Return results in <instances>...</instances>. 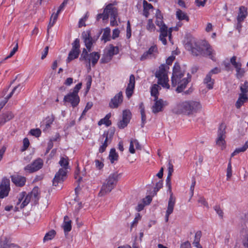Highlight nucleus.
<instances>
[{
    "label": "nucleus",
    "mask_w": 248,
    "mask_h": 248,
    "mask_svg": "<svg viewBox=\"0 0 248 248\" xmlns=\"http://www.w3.org/2000/svg\"><path fill=\"white\" fill-rule=\"evenodd\" d=\"M171 81L172 86H177L176 91L180 93L185 89L190 81V77L188 74L185 75V71L181 69L178 64L175 63L173 66Z\"/></svg>",
    "instance_id": "obj_1"
},
{
    "label": "nucleus",
    "mask_w": 248,
    "mask_h": 248,
    "mask_svg": "<svg viewBox=\"0 0 248 248\" xmlns=\"http://www.w3.org/2000/svg\"><path fill=\"white\" fill-rule=\"evenodd\" d=\"M119 174L117 172L110 174L103 183L98 196L102 197L110 192L115 186Z\"/></svg>",
    "instance_id": "obj_2"
},
{
    "label": "nucleus",
    "mask_w": 248,
    "mask_h": 248,
    "mask_svg": "<svg viewBox=\"0 0 248 248\" xmlns=\"http://www.w3.org/2000/svg\"><path fill=\"white\" fill-rule=\"evenodd\" d=\"M172 167V165L171 164H169L168 174L166 178V186L168 188V191L170 195L168 202V208L166 214V217H168L172 213L175 203V198L173 196V193L171 191L170 181V177L173 171Z\"/></svg>",
    "instance_id": "obj_3"
},
{
    "label": "nucleus",
    "mask_w": 248,
    "mask_h": 248,
    "mask_svg": "<svg viewBox=\"0 0 248 248\" xmlns=\"http://www.w3.org/2000/svg\"><path fill=\"white\" fill-rule=\"evenodd\" d=\"M168 69L169 67L167 66L165 64H162L159 66V69L155 73V77L158 79V83L167 89L170 88L167 75V70Z\"/></svg>",
    "instance_id": "obj_4"
},
{
    "label": "nucleus",
    "mask_w": 248,
    "mask_h": 248,
    "mask_svg": "<svg viewBox=\"0 0 248 248\" xmlns=\"http://www.w3.org/2000/svg\"><path fill=\"white\" fill-rule=\"evenodd\" d=\"M188 101L181 102L176 104L172 109V111L176 114H183L186 115H192Z\"/></svg>",
    "instance_id": "obj_5"
},
{
    "label": "nucleus",
    "mask_w": 248,
    "mask_h": 248,
    "mask_svg": "<svg viewBox=\"0 0 248 248\" xmlns=\"http://www.w3.org/2000/svg\"><path fill=\"white\" fill-rule=\"evenodd\" d=\"M226 126L224 124H221L219 126L217 138L216 142L217 145L219 146L221 150H223L226 147Z\"/></svg>",
    "instance_id": "obj_6"
},
{
    "label": "nucleus",
    "mask_w": 248,
    "mask_h": 248,
    "mask_svg": "<svg viewBox=\"0 0 248 248\" xmlns=\"http://www.w3.org/2000/svg\"><path fill=\"white\" fill-rule=\"evenodd\" d=\"M79 40L76 39L72 44V49L68 54L67 60L68 62L78 57L79 53Z\"/></svg>",
    "instance_id": "obj_7"
},
{
    "label": "nucleus",
    "mask_w": 248,
    "mask_h": 248,
    "mask_svg": "<svg viewBox=\"0 0 248 248\" xmlns=\"http://www.w3.org/2000/svg\"><path fill=\"white\" fill-rule=\"evenodd\" d=\"M43 165V161L38 158L34 160L32 163L27 165L24 170L28 173H32L41 169Z\"/></svg>",
    "instance_id": "obj_8"
},
{
    "label": "nucleus",
    "mask_w": 248,
    "mask_h": 248,
    "mask_svg": "<svg viewBox=\"0 0 248 248\" xmlns=\"http://www.w3.org/2000/svg\"><path fill=\"white\" fill-rule=\"evenodd\" d=\"M10 190V180L3 178L0 185V198L7 197Z\"/></svg>",
    "instance_id": "obj_9"
},
{
    "label": "nucleus",
    "mask_w": 248,
    "mask_h": 248,
    "mask_svg": "<svg viewBox=\"0 0 248 248\" xmlns=\"http://www.w3.org/2000/svg\"><path fill=\"white\" fill-rule=\"evenodd\" d=\"M67 171L64 169H59L56 173L53 180V186H58L59 184H62L66 177Z\"/></svg>",
    "instance_id": "obj_10"
},
{
    "label": "nucleus",
    "mask_w": 248,
    "mask_h": 248,
    "mask_svg": "<svg viewBox=\"0 0 248 248\" xmlns=\"http://www.w3.org/2000/svg\"><path fill=\"white\" fill-rule=\"evenodd\" d=\"M186 47L193 55L198 56L202 54V49L195 42H188L186 44Z\"/></svg>",
    "instance_id": "obj_11"
},
{
    "label": "nucleus",
    "mask_w": 248,
    "mask_h": 248,
    "mask_svg": "<svg viewBox=\"0 0 248 248\" xmlns=\"http://www.w3.org/2000/svg\"><path fill=\"white\" fill-rule=\"evenodd\" d=\"M114 134V130L113 129L109 130L107 132H105L103 135V138H105L104 142L101 145L99 148V152L103 153L105 151L106 147L108 146V142L111 141V138L113 136Z\"/></svg>",
    "instance_id": "obj_12"
},
{
    "label": "nucleus",
    "mask_w": 248,
    "mask_h": 248,
    "mask_svg": "<svg viewBox=\"0 0 248 248\" xmlns=\"http://www.w3.org/2000/svg\"><path fill=\"white\" fill-rule=\"evenodd\" d=\"M123 101V93L120 92L111 99L109 106L111 108H117L122 103Z\"/></svg>",
    "instance_id": "obj_13"
},
{
    "label": "nucleus",
    "mask_w": 248,
    "mask_h": 248,
    "mask_svg": "<svg viewBox=\"0 0 248 248\" xmlns=\"http://www.w3.org/2000/svg\"><path fill=\"white\" fill-rule=\"evenodd\" d=\"M154 101L155 103L151 108L153 113L156 114L162 111L164 107L166 105L165 102L161 99H154Z\"/></svg>",
    "instance_id": "obj_14"
},
{
    "label": "nucleus",
    "mask_w": 248,
    "mask_h": 248,
    "mask_svg": "<svg viewBox=\"0 0 248 248\" xmlns=\"http://www.w3.org/2000/svg\"><path fill=\"white\" fill-rule=\"evenodd\" d=\"M82 36L84 40L85 45L88 49V51H91L92 46L93 43V40L92 37L91 32L90 31H84L82 33Z\"/></svg>",
    "instance_id": "obj_15"
},
{
    "label": "nucleus",
    "mask_w": 248,
    "mask_h": 248,
    "mask_svg": "<svg viewBox=\"0 0 248 248\" xmlns=\"http://www.w3.org/2000/svg\"><path fill=\"white\" fill-rule=\"evenodd\" d=\"M69 203L71 204L72 210L73 211V216L78 215L80 208L81 206V202L77 198L71 199L70 200Z\"/></svg>",
    "instance_id": "obj_16"
},
{
    "label": "nucleus",
    "mask_w": 248,
    "mask_h": 248,
    "mask_svg": "<svg viewBox=\"0 0 248 248\" xmlns=\"http://www.w3.org/2000/svg\"><path fill=\"white\" fill-rule=\"evenodd\" d=\"M135 79L133 75H131L129 78V83L126 89V95L129 98H130L133 93L135 88Z\"/></svg>",
    "instance_id": "obj_17"
},
{
    "label": "nucleus",
    "mask_w": 248,
    "mask_h": 248,
    "mask_svg": "<svg viewBox=\"0 0 248 248\" xmlns=\"http://www.w3.org/2000/svg\"><path fill=\"white\" fill-rule=\"evenodd\" d=\"M192 115L200 112L202 109V105L199 101L189 100Z\"/></svg>",
    "instance_id": "obj_18"
},
{
    "label": "nucleus",
    "mask_w": 248,
    "mask_h": 248,
    "mask_svg": "<svg viewBox=\"0 0 248 248\" xmlns=\"http://www.w3.org/2000/svg\"><path fill=\"white\" fill-rule=\"evenodd\" d=\"M64 101L70 102L72 106L75 107L78 105L79 102V98L78 95L70 93L64 96Z\"/></svg>",
    "instance_id": "obj_19"
},
{
    "label": "nucleus",
    "mask_w": 248,
    "mask_h": 248,
    "mask_svg": "<svg viewBox=\"0 0 248 248\" xmlns=\"http://www.w3.org/2000/svg\"><path fill=\"white\" fill-rule=\"evenodd\" d=\"M158 31L159 32V40L161 41L164 45H166L167 44L166 37L168 36L169 37V33L168 31L167 26H163V28L159 29Z\"/></svg>",
    "instance_id": "obj_20"
},
{
    "label": "nucleus",
    "mask_w": 248,
    "mask_h": 248,
    "mask_svg": "<svg viewBox=\"0 0 248 248\" xmlns=\"http://www.w3.org/2000/svg\"><path fill=\"white\" fill-rule=\"evenodd\" d=\"M72 220L70 218H64L63 223L62 226L65 235L68 234V232L71 231L72 229Z\"/></svg>",
    "instance_id": "obj_21"
},
{
    "label": "nucleus",
    "mask_w": 248,
    "mask_h": 248,
    "mask_svg": "<svg viewBox=\"0 0 248 248\" xmlns=\"http://www.w3.org/2000/svg\"><path fill=\"white\" fill-rule=\"evenodd\" d=\"M155 16L156 18L155 24L159 27V29L163 28V26H167L163 21V17L159 9H157Z\"/></svg>",
    "instance_id": "obj_22"
},
{
    "label": "nucleus",
    "mask_w": 248,
    "mask_h": 248,
    "mask_svg": "<svg viewBox=\"0 0 248 248\" xmlns=\"http://www.w3.org/2000/svg\"><path fill=\"white\" fill-rule=\"evenodd\" d=\"M12 181L16 186H22L25 185L26 178L22 176L14 175L12 176Z\"/></svg>",
    "instance_id": "obj_23"
},
{
    "label": "nucleus",
    "mask_w": 248,
    "mask_h": 248,
    "mask_svg": "<svg viewBox=\"0 0 248 248\" xmlns=\"http://www.w3.org/2000/svg\"><path fill=\"white\" fill-rule=\"evenodd\" d=\"M134 145H135L137 149L140 150L141 149V146L139 141L136 139H132L130 140L129 148V151L131 154H134L135 153V150L134 148Z\"/></svg>",
    "instance_id": "obj_24"
},
{
    "label": "nucleus",
    "mask_w": 248,
    "mask_h": 248,
    "mask_svg": "<svg viewBox=\"0 0 248 248\" xmlns=\"http://www.w3.org/2000/svg\"><path fill=\"white\" fill-rule=\"evenodd\" d=\"M247 15V9L244 6L239 8V12L237 17V22L240 23L246 18Z\"/></svg>",
    "instance_id": "obj_25"
},
{
    "label": "nucleus",
    "mask_w": 248,
    "mask_h": 248,
    "mask_svg": "<svg viewBox=\"0 0 248 248\" xmlns=\"http://www.w3.org/2000/svg\"><path fill=\"white\" fill-rule=\"evenodd\" d=\"M89 55H88V52L85 48H84L82 53L81 55L80 60L81 61H84L86 62V65L88 67V70H90V59H88Z\"/></svg>",
    "instance_id": "obj_26"
},
{
    "label": "nucleus",
    "mask_w": 248,
    "mask_h": 248,
    "mask_svg": "<svg viewBox=\"0 0 248 248\" xmlns=\"http://www.w3.org/2000/svg\"><path fill=\"white\" fill-rule=\"evenodd\" d=\"M143 15L146 17H148L149 16V10L153 9V6L150 3H148L146 0L143 1Z\"/></svg>",
    "instance_id": "obj_27"
},
{
    "label": "nucleus",
    "mask_w": 248,
    "mask_h": 248,
    "mask_svg": "<svg viewBox=\"0 0 248 248\" xmlns=\"http://www.w3.org/2000/svg\"><path fill=\"white\" fill-rule=\"evenodd\" d=\"M210 74H207L203 81L208 89H213L214 84V79L212 78Z\"/></svg>",
    "instance_id": "obj_28"
},
{
    "label": "nucleus",
    "mask_w": 248,
    "mask_h": 248,
    "mask_svg": "<svg viewBox=\"0 0 248 248\" xmlns=\"http://www.w3.org/2000/svg\"><path fill=\"white\" fill-rule=\"evenodd\" d=\"M247 94L240 93L239 98L236 103V107L239 108L248 100Z\"/></svg>",
    "instance_id": "obj_29"
},
{
    "label": "nucleus",
    "mask_w": 248,
    "mask_h": 248,
    "mask_svg": "<svg viewBox=\"0 0 248 248\" xmlns=\"http://www.w3.org/2000/svg\"><path fill=\"white\" fill-rule=\"evenodd\" d=\"M176 18L179 20H186L187 21H189V17L184 12H183L180 9H177L176 12Z\"/></svg>",
    "instance_id": "obj_30"
},
{
    "label": "nucleus",
    "mask_w": 248,
    "mask_h": 248,
    "mask_svg": "<svg viewBox=\"0 0 248 248\" xmlns=\"http://www.w3.org/2000/svg\"><path fill=\"white\" fill-rule=\"evenodd\" d=\"M113 9L112 8V6L111 5H108L105 8L104 12L102 14H100L97 15V20H99L100 18H102L103 20H105L108 19V15L107 13L109 11V10H112Z\"/></svg>",
    "instance_id": "obj_31"
},
{
    "label": "nucleus",
    "mask_w": 248,
    "mask_h": 248,
    "mask_svg": "<svg viewBox=\"0 0 248 248\" xmlns=\"http://www.w3.org/2000/svg\"><path fill=\"white\" fill-rule=\"evenodd\" d=\"M161 90V87L157 84H154L151 89V94L154 97V99H158L159 91Z\"/></svg>",
    "instance_id": "obj_32"
},
{
    "label": "nucleus",
    "mask_w": 248,
    "mask_h": 248,
    "mask_svg": "<svg viewBox=\"0 0 248 248\" xmlns=\"http://www.w3.org/2000/svg\"><path fill=\"white\" fill-rule=\"evenodd\" d=\"M139 108L140 109V112L141 114V127H143L145 123H146V117L145 113V108L144 107V105L143 103H140L139 105Z\"/></svg>",
    "instance_id": "obj_33"
},
{
    "label": "nucleus",
    "mask_w": 248,
    "mask_h": 248,
    "mask_svg": "<svg viewBox=\"0 0 248 248\" xmlns=\"http://www.w3.org/2000/svg\"><path fill=\"white\" fill-rule=\"evenodd\" d=\"M99 57V54L94 52L90 54L88 59H90V62H91L92 64L94 66L98 62Z\"/></svg>",
    "instance_id": "obj_34"
},
{
    "label": "nucleus",
    "mask_w": 248,
    "mask_h": 248,
    "mask_svg": "<svg viewBox=\"0 0 248 248\" xmlns=\"http://www.w3.org/2000/svg\"><path fill=\"white\" fill-rule=\"evenodd\" d=\"M206 50H202V55L204 56H209L210 59L213 60H214L213 57V51L210 47L209 45H207L206 46Z\"/></svg>",
    "instance_id": "obj_35"
},
{
    "label": "nucleus",
    "mask_w": 248,
    "mask_h": 248,
    "mask_svg": "<svg viewBox=\"0 0 248 248\" xmlns=\"http://www.w3.org/2000/svg\"><path fill=\"white\" fill-rule=\"evenodd\" d=\"M20 86V84H18V85H17L14 88V89L12 90V92L10 93L7 96V97H6L5 98V100L3 102H0V111L1 110V109L3 108V107L4 106V105H5V104L6 103V102H7L8 100L10 98L12 95H13V94L15 92V91H16V90Z\"/></svg>",
    "instance_id": "obj_36"
},
{
    "label": "nucleus",
    "mask_w": 248,
    "mask_h": 248,
    "mask_svg": "<svg viewBox=\"0 0 248 248\" xmlns=\"http://www.w3.org/2000/svg\"><path fill=\"white\" fill-rule=\"evenodd\" d=\"M0 248H11V245L8 244V240L5 236H1L0 239Z\"/></svg>",
    "instance_id": "obj_37"
},
{
    "label": "nucleus",
    "mask_w": 248,
    "mask_h": 248,
    "mask_svg": "<svg viewBox=\"0 0 248 248\" xmlns=\"http://www.w3.org/2000/svg\"><path fill=\"white\" fill-rule=\"evenodd\" d=\"M56 234V231L54 230H51L47 232L43 239V242H45L46 241L52 240L55 236Z\"/></svg>",
    "instance_id": "obj_38"
},
{
    "label": "nucleus",
    "mask_w": 248,
    "mask_h": 248,
    "mask_svg": "<svg viewBox=\"0 0 248 248\" xmlns=\"http://www.w3.org/2000/svg\"><path fill=\"white\" fill-rule=\"evenodd\" d=\"M110 29L109 28L107 27L104 30V32L102 36V40L104 41V43L109 40L110 37Z\"/></svg>",
    "instance_id": "obj_39"
},
{
    "label": "nucleus",
    "mask_w": 248,
    "mask_h": 248,
    "mask_svg": "<svg viewBox=\"0 0 248 248\" xmlns=\"http://www.w3.org/2000/svg\"><path fill=\"white\" fill-rule=\"evenodd\" d=\"M248 148V141H246L244 145L241 148H236L234 151L231 154V157H233L236 154L240 152H244Z\"/></svg>",
    "instance_id": "obj_40"
},
{
    "label": "nucleus",
    "mask_w": 248,
    "mask_h": 248,
    "mask_svg": "<svg viewBox=\"0 0 248 248\" xmlns=\"http://www.w3.org/2000/svg\"><path fill=\"white\" fill-rule=\"evenodd\" d=\"M201 236L202 233L200 231H198L195 233L194 240L192 243L194 247L197 248L201 246L200 244Z\"/></svg>",
    "instance_id": "obj_41"
},
{
    "label": "nucleus",
    "mask_w": 248,
    "mask_h": 248,
    "mask_svg": "<svg viewBox=\"0 0 248 248\" xmlns=\"http://www.w3.org/2000/svg\"><path fill=\"white\" fill-rule=\"evenodd\" d=\"M59 164L62 167L60 169H64L65 171H67L68 168V161L67 158L61 157L59 161Z\"/></svg>",
    "instance_id": "obj_42"
},
{
    "label": "nucleus",
    "mask_w": 248,
    "mask_h": 248,
    "mask_svg": "<svg viewBox=\"0 0 248 248\" xmlns=\"http://www.w3.org/2000/svg\"><path fill=\"white\" fill-rule=\"evenodd\" d=\"M118 154L116 153L115 149L114 148L111 149L110 151L109 155V158L111 163H114V161H116L118 159Z\"/></svg>",
    "instance_id": "obj_43"
},
{
    "label": "nucleus",
    "mask_w": 248,
    "mask_h": 248,
    "mask_svg": "<svg viewBox=\"0 0 248 248\" xmlns=\"http://www.w3.org/2000/svg\"><path fill=\"white\" fill-rule=\"evenodd\" d=\"M150 56L152 58L155 57L156 54L158 53L157 48L156 45L151 46L148 50L146 51Z\"/></svg>",
    "instance_id": "obj_44"
},
{
    "label": "nucleus",
    "mask_w": 248,
    "mask_h": 248,
    "mask_svg": "<svg viewBox=\"0 0 248 248\" xmlns=\"http://www.w3.org/2000/svg\"><path fill=\"white\" fill-rule=\"evenodd\" d=\"M146 29L150 32H154L155 30V26L153 23L152 19H149L147 21Z\"/></svg>",
    "instance_id": "obj_45"
},
{
    "label": "nucleus",
    "mask_w": 248,
    "mask_h": 248,
    "mask_svg": "<svg viewBox=\"0 0 248 248\" xmlns=\"http://www.w3.org/2000/svg\"><path fill=\"white\" fill-rule=\"evenodd\" d=\"M109 5H111L112 6V9H114L112 10H109L108 12L107 13L108 15V18L109 16H110V18H114V17H117V9L114 6V5L112 4H109Z\"/></svg>",
    "instance_id": "obj_46"
},
{
    "label": "nucleus",
    "mask_w": 248,
    "mask_h": 248,
    "mask_svg": "<svg viewBox=\"0 0 248 248\" xmlns=\"http://www.w3.org/2000/svg\"><path fill=\"white\" fill-rule=\"evenodd\" d=\"M57 18H58V16L57 15H55L54 14H53L52 15V16L50 17V22L48 24L47 30V32L48 34H49V29L54 25Z\"/></svg>",
    "instance_id": "obj_47"
},
{
    "label": "nucleus",
    "mask_w": 248,
    "mask_h": 248,
    "mask_svg": "<svg viewBox=\"0 0 248 248\" xmlns=\"http://www.w3.org/2000/svg\"><path fill=\"white\" fill-rule=\"evenodd\" d=\"M111 57L118 53V48L116 46H110L109 49L107 52Z\"/></svg>",
    "instance_id": "obj_48"
},
{
    "label": "nucleus",
    "mask_w": 248,
    "mask_h": 248,
    "mask_svg": "<svg viewBox=\"0 0 248 248\" xmlns=\"http://www.w3.org/2000/svg\"><path fill=\"white\" fill-rule=\"evenodd\" d=\"M6 122L12 120L14 117V114L11 111H7L1 114Z\"/></svg>",
    "instance_id": "obj_49"
},
{
    "label": "nucleus",
    "mask_w": 248,
    "mask_h": 248,
    "mask_svg": "<svg viewBox=\"0 0 248 248\" xmlns=\"http://www.w3.org/2000/svg\"><path fill=\"white\" fill-rule=\"evenodd\" d=\"M22 218H16V223L18 226H22L28 227V222L27 219H22Z\"/></svg>",
    "instance_id": "obj_50"
},
{
    "label": "nucleus",
    "mask_w": 248,
    "mask_h": 248,
    "mask_svg": "<svg viewBox=\"0 0 248 248\" xmlns=\"http://www.w3.org/2000/svg\"><path fill=\"white\" fill-rule=\"evenodd\" d=\"M39 194V188L37 187H35L32 190L29 195L31 198H34L35 199H38V196Z\"/></svg>",
    "instance_id": "obj_51"
},
{
    "label": "nucleus",
    "mask_w": 248,
    "mask_h": 248,
    "mask_svg": "<svg viewBox=\"0 0 248 248\" xmlns=\"http://www.w3.org/2000/svg\"><path fill=\"white\" fill-rule=\"evenodd\" d=\"M131 112L129 110H124L123 113V119L129 123L131 119Z\"/></svg>",
    "instance_id": "obj_52"
},
{
    "label": "nucleus",
    "mask_w": 248,
    "mask_h": 248,
    "mask_svg": "<svg viewBox=\"0 0 248 248\" xmlns=\"http://www.w3.org/2000/svg\"><path fill=\"white\" fill-rule=\"evenodd\" d=\"M112 59V57L109 56L107 53L104 54L101 59V62L105 63L109 62Z\"/></svg>",
    "instance_id": "obj_53"
},
{
    "label": "nucleus",
    "mask_w": 248,
    "mask_h": 248,
    "mask_svg": "<svg viewBox=\"0 0 248 248\" xmlns=\"http://www.w3.org/2000/svg\"><path fill=\"white\" fill-rule=\"evenodd\" d=\"M241 93L247 94L248 92V82L245 81L244 84L240 86Z\"/></svg>",
    "instance_id": "obj_54"
},
{
    "label": "nucleus",
    "mask_w": 248,
    "mask_h": 248,
    "mask_svg": "<svg viewBox=\"0 0 248 248\" xmlns=\"http://www.w3.org/2000/svg\"><path fill=\"white\" fill-rule=\"evenodd\" d=\"M26 219L28 222V227L32 226L38 222L35 218H27Z\"/></svg>",
    "instance_id": "obj_55"
},
{
    "label": "nucleus",
    "mask_w": 248,
    "mask_h": 248,
    "mask_svg": "<svg viewBox=\"0 0 248 248\" xmlns=\"http://www.w3.org/2000/svg\"><path fill=\"white\" fill-rule=\"evenodd\" d=\"M241 67V66H239V68H235L236 70V76L238 78H242L245 73L244 70Z\"/></svg>",
    "instance_id": "obj_56"
},
{
    "label": "nucleus",
    "mask_w": 248,
    "mask_h": 248,
    "mask_svg": "<svg viewBox=\"0 0 248 248\" xmlns=\"http://www.w3.org/2000/svg\"><path fill=\"white\" fill-rule=\"evenodd\" d=\"M30 133H31V135L34 136L36 137H38L41 135V131L40 129H39L38 128H36V129H31L30 130Z\"/></svg>",
    "instance_id": "obj_57"
},
{
    "label": "nucleus",
    "mask_w": 248,
    "mask_h": 248,
    "mask_svg": "<svg viewBox=\"0 0 248 248\" xmlns=\"http://www.w3.org/2000/svg\"><path fill=\"white\" fill-rule=\"evenodd\" d=\"M236 57L233 56L230 60L231 63L234 66L235 68H239V66H241L240 62H236Z\"/></svg>",
    "instance_id": "obj_58"
},
{
    "label": "nucleus",
    "mask_w": 248,
    "mask_h": 248,
    "mask_svg": "<svg viewBox=\"0 0 248 248\" xmlns=\"http://www.w3.org/2000/svg\"><path fill=\"white\" fill-rule=\"evenodd\" d=\"M232 175V166L231 160H230L229 163L228 165V167L227 169V179H229Z\"/></svg>",
    "instance_id": "obj_59"
},
{
    "label": "nucleus",
    "mask_w": 248,
    "mask_h": 248,
    "mask_svg": "<svg viewBox=\"0 0 248 248\" xmlns=\"http://www.w3.org/2000/svg\"><path fill=\"white\" fill-rule=\"evenodd\" d=\"M128 123L126 121L122 119V120L118 123L117 125L119 128L123 129L126 127Z\"/></svg>",
    "instance_id": "obj_60"
},
{
    "label": "nucleus",
    "mask_w": 248,
    "mask_h": 248,
    "mask_svg": "<svg viewBox=\"0 0 248 248\" xmlns=\"http://www.w3.org/2000/svg\"><path fill=\"white\" fill-rule=\"evenodd\" d=\"M198 202L199 203L204 205L205 207L207 208H209L208 204L205 199L202 197H200L198 200Z\"/></svg>",
    "instance_id": "obj_61"
},
{
    "label": "nucleus",
    "mask_w": 248,
    "mask_h": 248,
    "mask_svg": "<svg viewBox=\"0 0 248 248\" xmlns=\"http://www.w3.org/2000/svg\"><path fill=\"white\" fill-rule=\"evenodd\" d=\"M214 209L215 211L217 212L218 216L220 217H223V212L221 209V207L219 205H215L214 207Z\"/></svg>",
    "instance_id": "obj_62"
},
{
    "label": "nucleus",
    "mask_w": 248,
    "mask_h": 248,
    "mask_svg": "<svg viewBox=\"0 0 248 248\" xmlns=\"http://www.w3.org/2000/svg\"><path fill=\"white\" fill-rule=\"evenodd\" d=\"M162 187V181H159L155 184V186L154 188V194H156V192Z\"/></svg>",
    "instance_id": "obj_63"
},
{
    "label": "nucleus",
    "mask_w": 248,
    "mask_h": 248,
    "mask_svg": "<svg viewBox=\"0 0 248 248\" xmlns=\"http://www.w3.org/2000/svg\"><path fill=\"white\" fill-rule=\"evenodd\" d=\"M243 245L245 248H248V231L245 235L243 240Z\"/></svg>",
    "instance_id": "obj_64"
}]
</instances>
